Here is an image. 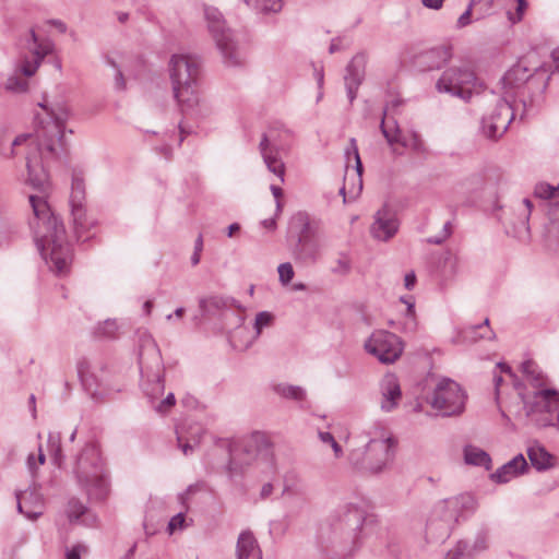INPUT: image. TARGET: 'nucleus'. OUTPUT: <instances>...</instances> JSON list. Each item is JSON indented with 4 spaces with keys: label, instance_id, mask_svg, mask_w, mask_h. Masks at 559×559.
Returning <instances> with one entry per match:
<instances>
[{
    "label": "nucleus",
    "instance_id": "cd10ccee",
    "mask_svg": "<svg viewBox=\"0 0 559 559\" xmlns=\"http://www.w3.org/2000/svg\"><path fill=\"white\" fill-rule=\"evenodd\" d=\"M260 152L264 163L270 171L280 177L284 181L285 167L282 160V155L274 142H260Z\"/></svg>",
    "mask_w": 559,
    "mask_h": 559
},
{
    "label": "nucleus",
    "instance_id": "39448f33",
    "mask_svg": "<svg viewBox=\"0 0 559 559\" xmlns=\"http://www.w3.org/2000/svg\"><path fill=\"white\" fill-rule=\"evenodd\" d=\"M476 500L469 493L459 495L440 501L433 510V518L427 524V533L439 540L449 537L452 525L464 512L476 510Z\"/></svg>",
    "mask_w": 559,
    "mask_h": 559
},
{
    "label": "nucleus",
    "instance_id": "603ef678",
    "mask_svg": "<svg viewBox=\"0 0 559 559\" xmlns=\"http://www.w3.org/2000/svg\"><path fill=\"white\" fill-rule=\"evenodd\" d=\"M86 552L87 547L82 544H78L67 549L66 559H82V555Z\"/></svg>",
    "mask_w": 559,
    "mask_h": 559
},
{
    "label": "nucleus",
    "instance_id": "412c9836",
    "mask_svg": "<svg viewBox=\"0 0 559 559\" xmlns=\"http://www.w3.org/2000/svg\"><path fill=\"white\" fill-rule=\"evenodd\" d=\"M399 230V221L386 206H383L374 215V221L370 227L372 237L377 240L388 241Z\"/></svg>",
    "mask_w": 559,
    "mask_h": 559
},
{
    "label": "nucleus",
    "instance_id": "4468645a",
    "mask_svg": "<svg viewBox=\"0 0 559 559\" xmlns=\"http://www.w3.org/2000/svg\"><path fill=\"white\" fill-rule=\"evenodd\" d=\"M345 182L340 189V194L343 195L344 203L347 202V195L349 200H355L362 191V163L355 142H350V145L345 150Z\"/></svg>",
    "mask_w": 559,
    "mask_h": 559
},
{
    "label": "nucleus",
    "instance_id": "864d4df0",
    "mask_svg": "<svg viewBox=\"0 0 559 559\" xmlns=\"http://www.w3.org/2000/svg\"><path fill=\"white\" fill-rule=\"evenodd\" d=\"M270 189L275 198V215L278 216L283 210V203L281 201V198L283 197V190L281 187L274 185H272Z\"/></svg>",
    "mask_w": 559,
    "mask_h": 559
},
{
    "label": "nucleus",
    "instance_id": "ddd939ff",
    "mask_svg": "<svg viewBox=\"0 0 559 559\" xmlns=\"http://www.w3.org/2000/svg\"><path fill=\"white\" fill-rule=\"evenodd\" d=\"M293 222L300 227L298 241L293 251L295 259L302 262H316L321 252L320 237L311 229L306 214H297Z\"/></svg>",
    "mask_w": 559,
    "mask_h": 559
},
{
    "label": "nucleus",
    "instance_id": "2eb2a0df",
    "mask_svg": "<svg viewBox=\"0 0 559 559\" xmlns=\"http://www.w3.org/2000/svg\"><path fill=\"white\" fill-rule=\"evenodd\" d=\"M366 519L362 508L354 503L340 506L333 516V526L344 533L346 539L355 540Z\"/></svg>",
    "mask_w": 559,
    "mask_h": 559
},
{
    "label": "nucleus",
    "instance_id": "052dcab7",
    "mask_svg": "<svg viewBox=\"0 0 559 559\" xmlns=\"http://www.w3.org/2000/svg\"><path fill=\"white\" fill-rule=\"evenodd\" d=\"M401 301L407 307V314L413 317L415 314V301L413 296L401 297Z\"/></svg>",
    "mask_w": 559,
    "mask_h": 559
},
{
    "label": "nucleus",
    "instance_id": "c03bdc74",
    "mask_svg": "<svg viewBox=\"0 0 559 559\" xmlns=\"http://www.w3.org/2000/svg\"><path fill=\"white\" fill-rule=\"evenodd\" d=\"M469 548L474 556L485 551L488 548V534L485 531L478 532L474 542H469Z\"/></svg>",
    "mask_w": 559,
    "mask_h": 559
},
{
    "label": "nucleus",
    "instance_id": "dca6fc26",
    "mask_svg": "<svg viewBox=\"0 0 559 559\" xmlns=\"http://www.w3.org/2000/svg\"><path fill=\"white\" fill-rule=\"evenodd\" d=\"M513 118L514 114L509 99H500L493 110L481 119L483 135L489 139L502 136Z\"/></svg>",
    "mask_w": 559,
    "mask_h": 559
},
{
    "label": "nucleus",
    "instance_id": "0eeeda50",
    "mask_svg": "<svg viewBox=\"0 0 559 559\" xmlns=\"http://www.w3.org/2000/svg\"><path fill=\"white\" fill-rule=\"evenodd\" d=\"M394 444L391 437L370 439L364 449H355L349 453V461L361 473L379 474L393 461Z\"/></svg>",
    "mask_w": 559,
    "mask_h": 559
},
{
    "label": "nucleus",
    "instance_id": "49530a36",
    "mask_svg": "<svg viewBox=\"0 0 559 559\" xmlns=\"http://www.w3.org/2000/svg\"><path fill=\"white\" fill-rule=\"evenodd\" d=\"M548 215L550 230L559 235V201L549 203Z\"/></svg>",
    "mask_w": 559,
    "mask_h": 559
},
{
    "label": "nucleus",
    "instance_id": "e2e57ef3",
    "mask_svg": "<svg viewBox=\"0 0 559 559\" xmlns=\"http://www.w3.org/2000/svg\"><path fill=\"white\" fill-rule=\"evenodd\" d=\"M416 283V275L414 272L407 273L404 277V286L408 290L413 289Z\"/></svg>",
    "mask_w": 559,
    "mask_h": 559
},
{
    "label": "nucleus",
    "instance_id": "7c9ffc66",
    "mask_svg": "<svg viewBox=\"0 0 559 559\" xmlns=\"http://www.w3.org/2000/svg\"><path fill=\"white\" fill-rule=\"evenodd\" d=\"M526 452L531 464L539 472L550 469L556 464V457L539 443L531 444Z\"/></svg>",
    "mask_w": 559,
    "mask_h": 559
},
{
    "label": "nucleus",
    "instance_id": "58836bf2",
    "mask_svg": "<svg viewBox=\"0 0 559 559\" xmlns=\"http://www.w3.org/2000/svg\"><path fill=\"white\" fill-rule=\"evenodd\" d=\"M533 203L528 198H524L515 207L519 223L528 230V221L532 214Z\"/></svg>",
    "mask_w": 559,
    "mask_h": 559
},
{
    "label": "nucleus",
    "instance_id": "13d9d810",
    "mask_svg": "<svg viewBox=\"0 0 559 559\" xmlns=\"http://www.w3.org/2000/svg\"><path fill=\"white\" fill-rule=\"evenodd\" d=\"M179 135L180 140H185L189 136H200V133L193 127L181 122L179 124Z\"/></svg>",
    "mask_w": 559,
    "mask_h": 559
},
{
    "label": "nucleus",
    "instance_id": "bb28decb",
    "mask_svg": "<svg viewBox=\"0 0 559 559\" xmlns=\"http://www.w3.org/2000/svg\"><path fill=\"white\" fill-rule=\"evenodd\" d=\"M381 409L391 412L394 409L402 396L401 388L394 376H386L381 382Z\"/></svg>",
    "mask_w": 559,
    "mask_h": 559
},
{
    "label": "nucleus",
    "instance_id": "09e8293b",
    "mask_svg": "<svg viewBox=\"0 0 559 559\" xmlns=\"http://www.w3.org/2000/svg\"><path fill=\"white\" fill-rule=\"evenodd\" d=\"M86 511V507L79 500L72 499L69 501L68 514L70 519L78 520Z\"/></svg>",
    "mask_w": 559,
    "mask_h": 559
},
{
    "label": "nucleus",
    "instance_id": "bf43d9fd",
    "mask_svg": "<svg viewBox=\"0 0 559 559\" xmlns=\"http://www.w3.org/2000/svg\"><path fill=\"white\" fill-rule=\"evenodd\" d=\"M349 262L346 259H338L336 262V266L332 269L334 273L345 274L349 271Z\"/></svg>",
    "mask_w": 559,
    "mask_h": 559
},
{
    "label": "nucleus",
    "instance_id": "f257e3e1",
    "mask_svg": "<svg viewBox=\"0 0 559 559\" xmlns=\"http://www.w3.org/2000/svg\"><path fill=\"white\" fill-rule=\"evenodd\" d=\"M29 203L34 213L29 226L41 255L56 274H67L72 262V249L66 241L63 224L51 212L44 195L31 194Z\"/></svg>",
    "mask_w": 559,
    "mask_h": 559
},
{
    "label": "nucleus",
    "instance_id": "37998d69",
    "mask_svg": "<svg viewBox=\"0 0 559 559\" xmlns=\"http://www.w3.org/2000/svg\"><path fill=\"white\" fill-rule=\"evenodd\" d=\"M48 449L52 455L55 463L60 464L62 460V451L60 443V436L58 433H50L48 437Z\"/></svg>",
    "mask_w": 559,
    "mask_h": 559
},
{
    "label": "nucleus",
    "instance_id": "ea45409f",
    "mask_svg": "<svg viewBox=\"0 0 559 559\" xmlns=\"http://www.w3.org/2000/svg\"><path fill=\"white\" fill-rule=\"evenodd\" d=\"M293 132L281 123L271 126L262 133L261 140H283L293 136Z\"/></svg>",
    "mask_w": 559,
    "mask_h": 559
},
{
    "label": "nucleus",
    "instance_id": "72a5a7b5",
    "mask_svg": "<svg viewBox=\"0 0 559 559\" xmlns=\"http://www.w3.org/2000/svg\"><path fill=\"white\" fill-rule=\"evenodd\" d=\"M464 459L469 465L484 466L487 471L491 468V459L489 454L477 447H465Z\"/></svg>",
    "mask_w": 559,
    "mask_h": 559
},
{
    "label": "nucleus",
    "instance_id": "2f4dec72",
    "mask_svg": "<svg viewBox=\"0 0 559 559\" xmlns=\"http://www.w3.org/2000/svg\"><path fill=\"white\" fill-rule=\"evenodd\" d=\"M521 371L534 391L546 389L545 385L547 378L534 360L527 359L523 361L521 365Z\"/></svg>",
    "mask_w": 559,
    "mask_h": 559
},
{
    "label": "nucleus",
    "instance_id": "5701e85b",
    "mask_svg": "<svg viewBox=\"0 0 559 559\" xmlns=\"http://www.w3.org/2000/svg\"><path fill=\"white\" fill-rule=\"evenodd\" d=\"M273 321V314L267 311H261L255 316L254 320V335H250V337L246 342H240L239 335L242 332H246L245 326H239L234 330L230 334V343L231 345L239 350H245L249 348L252 343L259 337L262 332V329L269 326Z\"/></svg>",
    "mask_w": 559,
    "mask_h": 559
},
{
    "label": "nucleus",
    "instance_id": "4d7b16f0",
    "mask_svg": "<svg viewBox=\"0 0 559 559\" xmlns=\"http://www.w3.org/2000/svg\"><path fill=\"white\" fill-rule=\"evenodd\" d=\"M176 403L175 395L173 393H169L163 401L158 403L157 406H155V409L158 413H166L169 408H171Z\"/></svg>",
    "mask_w": 559,
    "mask_h": 559
},
{
    "label": "nucleus",
    "instance_id": "774afa93",
    "mask_svg": "<svg viewBox=\"0 0 559 559\" xmlns=\"http://www.w3.org/2000/svg\"><path fill=\"white\" fill-rule=\"evenodd\" d=\"M319 438L323 443H329L330 445L335 441L333 435L328 431H320Z\"/></svg>",
    "mask_w": 559,
    "mask_h": 559
},
{
    "label": "nucleus",
    "instance_id": "7ed1b4c3",
    "mask_svg": "<svg viewBox=\"0 0 559 559\" xmlns=\"http://www.w3.org/2000/svg\"><path fill=\"white\" fill-rule=\"evenodd\" d=\"M519 397L523 403L525 417L539 428H559V392L554 389H542L524 392L523 385L515 383Z\"/></svg>",
    "mask_w": 559,
    "mask_h": 559
},
{
    "label": "nucleus",
    "instance_id": "f03ea898",
    "mask_svg": "<svg viewBox=\"0 0 559 559\" xmlns=\"http://www.w3.org/2000/svg\"><path fill=\"white\" fill-rule=\"evenodd\" d=\"M200 61L190 55H174L169 61V74L174 96L185 114H202L199 94Z\"/></svg>",
    "mask_w": 559,
    "mask_h": 559
},
{
    "label": "nucleus",
    "instance_id": "c756f323",
    "mask_svg": "<svg viewBox=\"0 0 559 559\" xmlns=\"http://www.w3.org/2000/svg\"><path fill=\"white\" fill-rule=\"evenodd\" d=\"M530 78L531 73H528V70L525 67L521 64L512 67L501 78L502 88L504 90L503 98L508 99L511 91L519 88L521 85L527 82Z\"/></svg>",
    "mask_w": 559,
    "mask_h": 559
},
{
    "label": "nucleus",
    "instance_id": "9d476101",
    "mask_svg": "<svg viewBox=\"0 0 559 559\" xmlns=\"http://www.w3.org/2000/svg\"><path fill=\"white\" fill-rule=\"evenodd\" d=\"M465 399L466 396L459 383L443 378L436 384L429 404L442 416H455L464 411Z\"/></svg>",
    "mask_w": 559,
    "mask_h": 559
},
{
    "label": "nucleus",
    "instance_id": "6e6552de",
    "mask_svg": "<svg viewBox=\"0 0 559 559\" xmlns=\"http://www.w3.org/2000/svg\"><path fill=\"white\" fill-rule=\"evenodd\" d=\"M139 364L141 374L146 378L145 393L151 399H156L164 393V368L159 348L153 337L145 334L141 338Z\"/></svg>",
    "mask_w": 559,
    "mask_h": 559
},
{
    "label": "nucleus",
    "instance_id": "6e6d98bb",
    "mask_svg": "<svg viewBox=\"0 0 559 559\" xmlns=\"http://www.w3.org/2000/svg\"><path fill=\"white\" fill-rule=\"evenodd\" d=\"M108 63L116 69L115 87L116 90L123 91L126 88V81L121 70L117 67L114 60H108Z\"/></svg>",
    "mask_w": 559,
    "mask_h": 559
},
{
    "label": "nucleus",
    "instance_id": "473e14b6",
    "mask_svg": "<svg viewBox=\"0 0 559 559\" xmlns=\"http://www.w3.org/2000/svg\"><path fill=\"white\" fill-rule=\"evenodd\" d=\"M34 148L28 155H34L39 163L48 162L58 156V151H63L64 142H32Z\"/></svg>",
    "mask_w": 559,
    "mask_h": 559
},
{
    "label": "nucleus",
    "instance_id": "a18cd8bd",
    "mask_svg": "<svg viewBox=\"0 0 559 559\" xmlns=\"http://www.w3.org/2000/svg\"><path fill=\"white\" fill-rule=\"evenodd\" d=\"M5 88L15 93H24L28 88L27 80L17 75L10 76L5 82Z\"/></svg>",
    "mask_w": 559,
    "mask_h": 559
},
{
    "label": "nucleus",
    "instance_id": "338daca9",
    "mask_svg": "<svg viewBox=\"0 0 559 559\" xmlns=\"http://www.w3.org/2000/svg\"><path fill=\"white\" fill-rule=\"evenodd\" d=\"M273 492V485L271 483H265L262 488H261V492H260V497L262 499H265L267 498L269 496H271Z\"/></svg>",
    "mask_w": 559,
    "mask_h": 559
},
{
    "label": "nucleus",
    "instance_id": "20e7f679",
    "mask_svg": "<svg viewBox=\"0 0 559 559\" xmlns=\"http://www.w3.org/2000/svg\"><path fill=\"white\" fill-rule=\"evenodd\" d=\"M75 475L79 485L94 500H103L108 493V483L99 449L87 444L76 461Z\"/></svg>",
    "mask_w": 559,
    "mask_h": 559
},
{
    "label": "nucleus",
    "instance_id": "4be33fe9",
    "mask_svg": "<svg viewBox=\"0 0 559 559\" xmlns=\"http://www.w3.org/2000/svg\"><path fill=\"white\" fill-rule=\"evenodd\" d=\"M17 501V511L29 520H36L43 514L44 501L40 492L36 488H29L24 491L15 492Z\"/></svg>",
    "mask_w": 559,
    "mask_h": 559
},
{
    "label": "nucleus",
    "instance_id": "f8f14e48",
    "mask_svg": "<svg viewBox=\"0 0 559 559\" xmlns=\"http://www.w3.org/2000/svg\"><path fill=\"white\" fill-rule=\"evenodd\" d=\"M365 349L380 362L393 364L403 353V343L394 333L378 330L365 342Z\"/></svg>",
    "mask_w": 559,
    "mask_h": 559
},
{
    "label": "nucleus",
    "instance_id": "de8ad7c7",
    "mask_svg": "<svg viewBox=\"0 0 559 559\" xmlns=\"http://www.w3.org/2000/svg\"><path fill=\"white\" fill-rule=\"evenodd\" d=\"M280 282L287 285L294 277V269L289 262L282 263L277 267Z\"/></svg>",
    "mask_w": 559,
    "mask_h": 559
},
{
    "label": "nucleus",
    "instance_id": "aec40b11",
    "mask_svg": "<svg viewBox=\"0 0 559 559\" xmlns=\"http://www.w3.org/2000/svg\"><path fill=\"white\" fill-rule=\"evenodd\" d=\"M366 64L367 56L364 52H359L353 57L346 68L344 81L350 103L356 98L358 87L364 81Z\"/></svg>",
    "mask_w": 559,
    "mask_h": 559
},
{
    "label": "nucleus",
    "instance_id": "393cba45",
    "mask_svg": "<svg viewBox=\"0 0 559 559\" xmlns=\"http://www.w3.org/2000/svg\"><path fill=\"white\" fill-rule=\"evenodd\" d=\"M527 469V463L523 454H518L512 460L499 467L490 475V478L498 484H506L523 474Z\"/></svg>",
    "mask_w": 559,
    "mask_h": 559
},
{
    "label": "nucleus",
    "instance_id": "a878e982",
    "mask_svg": "<svg viewBox=\"0 0 559 559\" xmlns=\"http://www.w3.org/2000/svg\"><path fill=\"white\" fill-rule=\"evenodd\" d=\"M27 178L26 185L32 187L34 190L45 192L48 187V175L39 163L38 158L34 155H27L26 157Z\"/></svg>",
    "mask_w": 559,
    "mask_h": 559
},
{
    "label": "nucleus",
    "instance_id": "a211bd4d",
    "mask_svg": "<svg viewBox=\"0 0 559 559\" xmlns=\"http://www.w3.org/2000/svg\"><path fill=\"white\" fill-rule=\"evenodd\" d=\"M31 41L33 43V47L29 46L28 49L33 53L34 60L29 61L27 58H24L20 66V71L25 76L34 75L38 67L40 66L43 59L47 55L51 53L55 47L53 43L50 39H39L34 29H31Z\"/></svg>",
    "mask_w": 559,
    "mask_h": 559
},
{
    "label": "nucleus",
    "instance_id": "4c0bfd02",
    "mask_svg": "<svg viewBox=\"0 0 559 559\" xmlns=\"http://www.w3.org/2000/svg\"><path fill=\"white\" fill-rule=\"evenodd\" d=\"M533 194L540 200H548L551 202L559 201L555 186L547 182L539 181L534 186Z\"/></svg>",
    "mask_w": 559,
    "mask_h": 559
},
{
    "label": "nucleus",
    "instance_id": "6ab92c4d",
    "mask_svg": "<svg viewBox=\"0 0 559 559\" xmlns=\"http://www.w3.org/2000/svg\"><path fill=\"white\" fill-rule=\"evenodd\" d=\"M242 450L250 459L255 457L263 460L270 463L271 467L274 468L272 444L265 433L259 431L253 432L242 441Z\"/></svg>",
    "mask_w": 559,
    "mask_h": 559
},
{
    "label": "nucleus",
    "instance_id": "f3484780",
    "mask_svg": "<svg viewBox=\"0 0 559 559\" xmlns=\"http://www.w3.org/2000/svg\"><path fill=\"white\" fill-rule=\"evenodd\" d=\"M70 209L72 224L75 233L80 234L88 228L85 210V185L81 174H72L71 193H70Z\"/></svg>",
    "mask_w": 559,
    "mask_h": 559
},
{
    "label": "nucleus",
    "instance_id": "c85d7f7f",
    "mask_svg": "<svg viewBox=\"0 0 559 559\" xmlns=\"http://www.w3.org/2000/svg\"><path fill=\"white\" fill-rule=\"evenodd\" d=\"M237 559H262L261 548L250 531L240 533L236 544Z\"/></svg>",
    "mask_w": 559,
    "mask_h": 559
},
{
    "label": "nucleus",
    "instance_id": "a19ab883",
    "mask_svg": "<svg viewBox=\"0 0 559 559\" xmlns=\"http://www.w3.org/2000/svg\"><path fill=\"white\" fill-rule=\"evenodd\" d=\"M248 5L261 12H277L282 9V0H243Z\"/></svg>",
    "mask_w": 559,
    "mask_h": 559
},
{
    "label": "nucleus",
    "instance_id": "3c124183",
    "mask_svg": "<svg viewBox=\"0 0 559 559\" xmlns=\"http://www.w3.org/2000/svg\"><path fill=\"white\" fill-rule=\"evenodd\" d=\"M451 233H452L451 223L447 222L443 225V229H442L441 234L438 236L429 237L427 239V242L432 243V245H441L448 237H450Z\"/></svg>",
    "mask_w": 559,
    "mask_h": 559
},
{
    "label": "nucleus",
    "instance_id": "79ce46f5",
    "mask_svg": "<svg viewBox=\"0 0 559 559\" xmlns=\"http://www.w3.org/2000/svg\"><path fill=\"white\" fill-rule=\"evenodd\" d=\"M118 333V323L116 320H106L96 329V335L99 337L115 338Z\"/></svg>",
    "mask_w": 559,
    "mask_h": 559
},
{
    "label": "nucleus",
    "instance_id": "c9c22d12",
    "mask_svg": "<svg viewBox=\"0 0 559 559\" xmlns=\"http://www.w3.org/2000/svg\"><path fill=\"white\" fill-rule=\"evenodd\" d=\"M274 392L285 399H290L295 401H302L306 397V391L298 385H290L285 383H280L274 385Z\"/></svg>",
    "mask_w": 559,
    "mask_h": 559
},
{
    "label": "nucleus",
    "instance_id": "423d86ee",
    "mask_svg": "<svg viewBox=\"0 0 559 559\" xmlns=\"http://www.w3.org/2000/svg\"><path fill=\"white\" fill-rule=\"evenodd\" d=\"M436 90L468 102L485 90V84L477 78L472 64L462 63L445 69L436 82Z\"/></svg>",
    "mask_w": 559,
    "mask_h": 559
},
{
    "label": "nucleus",
    "instance_id": "680f3d73",
    "mask_svg": "<svg viewBox=\"0 0 559 559\" xmlns=\"http://www.w3.org/2000/svg\"><path fill=\"white\" fill-rule=\"evenodd\" d=\"M471 13H472V4L467 8V10L459 17L457 24L460 27H464L471 22Z\"/></svg>",
    "mask_w": 559,
    "mask_h": 559
},
{
    "label": "nucleus",
    "instance_id": "1a4fd4ad",
    "mask_svg": "<svg viewBox=\"0 0 559 559\" xmlns=\"http://www.w3.org/2000/svg\"><path fill=\"white\" fill-rule=\"evenodd\" d=\"M204 15L209 31L214 38L225 63L228 66L239 64V52L234 34L230 28L226 26V22L221 11L214 7H205Z\"/></svg>",
    "mask_w": 559,
    "mask_h": 559
},
{
    "label": "nucleus",
    "instance_id": "5fc2aeb1",
    "mask_svg": "<svg viewBox=\"0 0 559 559\" xmlns=\"http://www.w3.org/2000/svg\"><path fill=\"white\" fill-rule=\"evenodd\" d=\"M185 523V514L179 512L174 515L168 523V532L173 534L176 530L182 528Z\"/></svg>",
    "mask_w": 559,
    "mask_h": 559
},
{
    "label": "nucleus",
    "instance_id": "8fccbe9b",
    "mask_svg": "<svg viewBox=\"0 0 559 559\" xmlns=\"http://www.w3.org/2000/svg\"><path fill=\"white\" fill-rule=\"evenodd\" d=\"M408 142H386L388 150L393 154H402L403 150L407 147ZM414 150H419L421 142H409Z\"/></svg>",
    "mask_w": 559,
    "mask_h": 559
},
{
    "label": "nucleus",
    "instance_id": "b1692460",
    "mask_svg": "<svg viewBox=\"0 0 559 559\" xmlns=\"http://www.w3.org/2000/svg\"><path fill=\"white\" fill-rule=\"evenodd\" d=\"M451 58V48L447 46H439L420 53L417 62L424 71H432L444 67Z\"/></svg>",
    "mask_w": 559,
    "mask_h": 559
},
{
    "label": "nucleus",
    "instance_id": "69168bd1",
    "mask_svg": "<svg viewBox=\"0 0 559 559\" xmlns=\"http://www.w3.org/2000/svg\"><path fill=\"white\" fill-rule=\"evenodd\" d=\"M177 439H178V444H179V447L181 448V450H182L183 454H185V455H188V454L193 450V447H194V445H193V444H191L190 442H185V443H182V442H181V436H180V435H178Z\"/></svg>",
    "mask_w": 559,
    "mask_h": 559
},
{
    "label": "nucleus",
    "instance_id": "f704fd0d",
    "mask_svg": "<svg viewBox=\"0 0 559 559\" xmlns=\"http://www.w3.org/2000/svg\"><path fill=\"white\" fill-rule=\"evenodd\" d=\"M495 333L489 328V320L485 319L483 324L471 326L464 331V338L466 341L476 342L479 338L492 340Z\"/></svg>",
    "mask_w": 559,
    "mask_h": 559
},
{
    "label": "nucleus",
    "instance_id": "9b49d317",
    "mask_svg": "<svg viewBox=\"0 0 559 559\" xmlns=\"http://www.w3.org/2000/svg\"><path fill=\"white\" fill-rule=\"evenodd\" d=\"M46 111L47 118H37L36 140H66L67 133L73 134L72 129H67L66 121L68 118V108L66 105L58 103L52 106L48 104H39Z\"/></svg>",
    "mask_w": 559,
    "mask_h": 559
},
{
    "label": "nucleus",
    "instance_id": "0e129e2a",
    "mask_svg": "<svg viewBox=\"0 0 559 559\" xmlns=\"http://www.w3.org/2000/svg\"><path fill=\"white\" fill-rule=\"evenodd\" d=\"M444 0H421V3L429 9L438 10L442 7Z\"/></svg>",
    "mask_w": 559,
    "mask_h": 559
},
{
    "label": "nucleus",
    "instance_id": "e433bc0d",
    "mask_svg": "<svg viewBox=\"0 0 559 559\" xmlns=\"http://www.w3.org/2000/svg\"><path fill=\"white\" fill-rule=\"evenodd\" d=\"M474 557L469 548V542L462 539L447 552L444 559H473Z\"/></svg>",
    "mask_w": 559,
    "mask_h": 559
}]
</instances>
